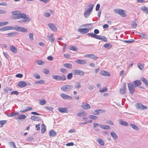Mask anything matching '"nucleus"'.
<instances>
[{"label":"nucleus","mask_w":148,"mask_h":148,"mask_svg":"<svg viewBox=\"0 0 148 148\" xmlns=\"http://www.w3.org/2000/svg\"><path fill=\"white\" fill-rule=\"evenodd\" d=\"M12 14L15 15L13 17L14 19H19L18 22L21 23H25L29 22L30 18L26 16L24 13H19L18 11L12 12Z\"/></svg>","instance_id":"1"},{"label":"nucleus","mask_w":148,"mask_h":148,"mask_svg":"<svg viewBox=\"0 0 148 148\" xmlns=\"http://www.w3.org/2000/svg\"><path fill=\"white\" fill-rule=\"evenodd\" d=\"M114 11L115 13L119 14L122 17H126L127 16L126 11L123 9H116L114 10Z\"/></svg>","instance_id":"2"},{"label":"nucleus","mask_w":148,"mask_h":148,"mask_svg":"<svg viewBox=\"0 0 148 148\" xmlns=\"http://www.w3.org/2000/svg\"><path fill=\"white\" fill-rule=\"evenodd\" d=\"M52 77L54 79L58 81H64L66 79V77L64 75H62L61 76L59 75H53L52 76Z\"/></svg>","instance_id":"3"},{"label":"nucleus","mask_w":148,"mask_h":148,"mask_svg":"<svg viewBox=\"0 0 148 148\" xmlns=\"http://www.w3.org/2000/svg\"><path fill=\"white\" fill-rule=\"evenodd\" d=\"M73 88V86L70 85H65L62 86L61 89L64 92H67L71 90Z\"/></svg>","instance_id":"4"},{"label":"nucleus","mask_w":148,"mask_h":148,"mask_svg":"<svg viewBox=\"0 0 148 148\" xmlns=\"http://www.w3.org/2000/svg\"><path fill=\"white\" fill-rule=\"evenodd\" d=\"M72 73L73 75H79L80 76H82L85 74V72L80 70L75 69L72 71Z\"/></svg>","instance_id":"5"},{"label":"nucleus","mask_w":148,"mask_h":148,"mask_svg":"<svg viewBox=\"0 0 148 148\" xmlns=\"http://www.w3.org/2000/svg\"><path fill=\"white\" fill-rule=\"evenodd\" d=\"M135 106L137 109L145 110L147 109V108L146 106H144L141 103H136L135 104Z\"/></svg>","instance_id":"6"},{"label":"nucleus","mask_w":148,"mask_h":148,"mask_svg":"<svg viewBox=\"0 0 148 148\" xmlns=\"http://www.w3.org/2000/svg\"><path fill=\"white\" fill-rule=\"evenodd\" d=\"M128 87L130 93L132 95L134 94L135 91V87L134 85L130 83H128Z\"/></svg>","instance_id":"7"},{"label":"nucleus","mask_w":148,"mask_h":148,"mask_svg":"<svg viewBox=\"0 0 148 148\" xmlns=\"http://www.w3.org/2000/svg\"><path fill=\"white\" fill-rule=\"evenodd\" d=\"M91 29V28H81L77 29V31L81 34H84L89 32V31Z\"/></svg>","instance_id":"8"},{"label":"nucleus","mask_w":148,"mask_h":148,"mask_svg":"<svg viewBox=\"0 0 148 148\" xmlns=\"http://www.w3.org/2000/svg\"><path fill=\"white\" fill-rule=\"evenodd\" d=\"M16 31L25 33L27 32L28 30L26 28L24 27L17 26Z\"/></svg>","instance_id":"9"},{"label":"nucleus","mask_w":148,"mask_h":148,"mask_svg":"<svg viewBox=\"0 0 148 148\" xmlns=\"http://www.w3.org/2000/svg\"><path fill=\"white\" fill-rule=\"evenodd\" d=\"M60 96L62 98L64 99L71 100L73 99L71 96L64 93L61 94Z\"/></svg>","instance_id":"10"},{"label":"nucleus","mask_w":148,"mask_h":148,"mask_svg":"<svg viewBox=\"0 0 148 148\" xmlns=\"http://www.w3.org/2000/svg\"><path fill=\"white\" fill-rule=\"evenodd\" d=\"M48 26L52 31L55 32L57 31V28L55 24L52 23H49L48 24Z\"/></svg>","instance_id":"11"},{"label":"nucleus","mask_w":148,"mask_h":148,"mask_svg":"<svg viewBox=\"0 0 148 148\" xmlns=\"http://www.w3.org/2000/svg\"><path fill=\"white\" fill-rule=\"evenodd\" d=\"M81 107L84 109L88 110L90 108V106L87 103H83L81 105Z\"/></svg>","instance_id":"12"},{"label":"nucleus","mask_w":148,"mask_h":148,"mask_svg":"<svg viewBox=\"0 0 148 148\" xmlns=\"http://www.w3.org/2000/svg\"><path fill=\"white\" fill-rule=\"evenodd\" d=\"M85 57H87L90 58L94 60H96L98 58V57L93 54H87L85 55Z\"/></svg>","instance_id":"13"},{"label":"nucleus","mask_w":148,"mask_h":148,"mask_svg":"<svg viewBox=\"0 0 148 148\" xmlns=\"http://www.w3.org/2000/svg\"><path fill=\"white\" fill-rule=\"evenodd\" d=\"M47 38L49 41H51V42L52 43L54 40V37L53 34H49L47 36Z\"/></svg>","instance_id":"14"},{"label":"nucleus","mask_w":148,"mask_h":148,"mask_svg":"<svg viewBox=\"0 0 148 148\" xmlns=\"http://www.w3.org/2000/svg\"><path fill=\"white\" fill-rule=\"evenodd\" d=\"M76 63L81 64H86L87 61L85 60L78 59L75 61Z\"/></svg>","instance_id":"15"},{"label":"nucleus","mask_w":148,"mask_h":148,"mask_svg":"<svg viewBox=\"0 0 148 148\" xmlns=\"http://www.w3.org/2000/svg\"><path fill=\"white\" fill-rule=\"evenodd\" d=\"M132 83L135 87H138L141 84V81L138 80L134 81Z\"/></svg>","instance_id":"16"},{"label":"nucleus","mask_w":148,"mask_h":148,"mask_svg":"<svg viewBox=\"0 0 148 148\" xmlns=\"http://www.w3.org/2000/svg\"><path fill=\"white\" fill-rule=\"evenodd\" d=\"M18 85L21 88H23L26 86L27 84L25 82L21 81H20L18 83Z\"/></svg>","instance_id":"17"},{"label":"nucleus","mask_w":148,"mask_h":148,"mask_svg":"<svg viewBox=\"0 0 148 148\" xmlns=\"http://www.w3.org/2000/svg\"><path fill=\"white\" fill-rule=\"evenodd\" d=\"M67 109V108H58V110L61 113L68 112Z\"/></svg>","instance_id":"18"},{"label":"nucleus","mask_w":148,"mask_h":148,"mask_svg":"<svg viewBox=\"0 0 148 148\" xmlns=\"http://www.w3.org/2000/svg\"><path fill=\"white\" fill-rule=\"evenodd\" d=\"M100 127L102 129L104 130H108L111 129V127L109 126L106 125L100 124Z\"/></svg>","instance_id":"19"},{"label":"nucleus","mask_w":148,"mask_h":148,"mask_svg":"<svg viewBox=\"0 0 148 148\" xmlns=\"http://www.w3.org/2000/svg\"><path fill=\"white\" fill-rule=\"evenodd\" d=\"M101 74L102 75L106 76H109L110 75V74L108 72L104 70H102L101 72Z\"/></svg>","instance_id":"20"},{"label":"nucleus","mask_w":148,"mask_h":148,"mask_svg":"<svg viewBox=\"0 0 148 148\" xmlns=\"http://www.w3.org/2000/svg\"><path fill=\"white\" fill-rule=\"evenodd\" d=\"M92 11L88 10V9L85 11L84 13V15L86 18H88L92 12Z\"/></svg>","instance_id":"21"},{"label":"nucleus","mask_w":148,"mask_h":148,"mask_svg":"<svg viewBox=\"0 0 148 148\" xmlns=\"http://www.w3.org/2000/svg\"><path fill=\"white\" fill-rule=\"evenodd\" d=\"M110 135L114 140H115L118 139V136L116 133L114 132H110Z\"/></svg>","instance_id":"22"},{"label":"nucleus","mask_w":148,"mask_h":148,"mask_svg":"<svg viewBox=\"0 0 148 148\" xmlns=\"http://www.w3.org/2000/svg\"><path fill=\"white\" fill-rule=\"evenodd\" d=\"M100 127V124L97 123H93V127L95 130L96 131H99V129L98 128V126Z\"/></svg>","instance_id":"23"},{"label":"nucleus","mask_w":148,"mask_h":148,"mask_svg":"<svg viewBox=\"0 0 148 148\" xmlns=\"http://www.w3.org/2000/svg\"><path fill=\"white\" fill-rule=\"evenodd\" d=\"M97 141L101 146H102L104 145V142L100 138H98L97 140Z\"/></svg>","instance_id":"24"},{"label":"nucleus","mask_w":148,"mask_h":148,"mask_svg":"<svg viewBox=\"0 0 148 148\" xmlns=\"http://www.w3.org/2000/svg\"><path fill=\"white\" fill-rule=\"evenodd\" d=\"M140 9L145 13L148 14V8L145 6H143L140 8Z\"/></svg>","instance_id":"25"},{"label":"nucleus","mask_w":148,"mask_h":148,"mask_svg":"<svg viewBox=\"0 0 148 148\" xmlns=\"http://www.w3.org/2000/svg\"><path fill=\"white\" fill-rule=\"evenodd\" d=\"M10 49L12 52L14 53H16L17 52L16 49L13 46L10 47Z\"/></svg>","instance_id":"26"},{"label":"nucleus","mask_w":148,"mask_h":148,"mask_svg":"<svg viewBox=\"0 0 148 148\" xmlns=\"http://www.w3.org/2000/svg\"><path fill=\"white\" fill-rule=\"evenodd\" d=\"M49 135L50 136L54 137L56 135V133L53 130H51L49 132Z\"/></svg>","instance_id":"27"},{"label":"nucleus","mask_w":148,"mask_h":148,"mask_svg":"<svg viewBox=\"0 0 148 148\" xmlns=\"http://www.w3.org/2000/svg\"><path fill=\"white\" fill-rule=\"evenodd\" d=\"M31 119L33 121H39L40 118L39 117L37 116H32L31 117Z\"/></svg>","instance_id":"28"},{"label":"nucleus","mask_w":148,"mask_h":148,"mask_svg":"<svg viewBox=\"0 0 148 148\" xmlns=\"http://www.w3.org/2000/svg\"><path fill=\"white\" fill-rule=\"evenodd\" d=\"M103 47L105 48L109 49H110L112 47V45L109 43H106L103 45Z\"/></svg>","instance_id":"29"},{"label":"nucleus","mask_w":148,"mask_h":148,"mask_svg":"<svg viewBox=\"0 0 148 148\" xmlns=\"http://www.w3.org/2000/svg\"><path fill=\"white\" fill-rule=\"evenodd\" d=\"M120 92L122 94H125L126 92V90L125 86H123L120 90Z\"/></svg>","instance_id":"30"},{"label":"nucleus","mask_w":148,"mask_h":148,"mask_svg":"<svg viewBox=\"0 0 148 148\" xmlns=\"http://www.w3.org/2000/svg\"><path fill=\"white\" fill-rule=\"evenodd\" d=\"M63 66L64 67L67 68L71 69L72 68V65L70 63H65Z\"/></svg>","instance_id":"31"},{"label":"nucleus","mask_w":148,"mask_h":148,"mask_svg":"<svg viewBox=\"0 0 148 148\" xmlns=\"http://www.w3.org/2000/svg\"><path fill=\"white\" fill-rule=\"evenodd\" d=\"M25 118V116L24 114H22L19 115L16 118V119H19V120H21L24 119Z\"/></svg>","instance_id":"32"},{"label":"nucleus","mask_w":148,"mask_h":148,"mask_svg":"<svg viewBox=\"0 0 148 148\" xmlns=\"http://www.w3.org/2000/svg\"><path fill=\"white\" fill-rule=\"evenodd\" d=\"M9 145L12 148H17L15 146L14 143L12 142L11 141L9 142Z\"/></svg>","instance_id":"33"},{"label":"nucleus","mask_w":148,"mask_h":148,"mask_svg":"<svg viewBox=\"0 0 148 148\" xmlns=\"http://www.w3.org/2000/svg\"><path fill=\"white\" fill-rule=\"evenodd\" d=\"M99 39L101 40L104 42H107V38L103 36H100V37H99Z\"/></svg>","instance_id":"34"},{"label":"nucleus","mask_w":148,"mask_h":148,"mask_svg":"<svg viewBox=\"0 0 148 148\" xmlns=\"http://www.w3.org/2000/svg\"><path fill=\"white\" fill-rule=\"evenodd\" d=\"M46 130L45 125L44 124H42L41 126V133H44Z\"/></svg>","instance_id":"35"},{"label":"nucleus","mask_w":148,"mask_h":148,"mask_svg":"<svg viewBox=\"0 0 148 148\" xmlns=\"http://www.w3.org/2000/svg\"><path fill=\"white\" fill-rule=\"evenodd\" d=\"M139 33L141 34L140 37L142 38L146 39L147 38V37H146L147 36V34H145L143 33Z\"/></svg>","instance_id":"36"},{"label":"nucleus","mask_w":148,"mask_h":148,"mask_svg":"<svg viewBox=\"0 0 148 148\" xmlns=\"http://www.w3.org/2000/svg\"><path fill=\"white\" fill-rule=\"evenodd\" d=\"M45 82L43 80H41L35 82H34V84H44Z\"/></svg>","instance_id":"37"},{"label":"nucleus","mask_w":148,"mask_h":148,"mask_svg":"<svg viewBox=\"0 0 148 148\" xmlns=\"http://www.w3.org/2000/svg\"><path fill=\"white\" fill-rule=\"evenodd\" d=\"M18 113H10L8 115V116L11 117L18 115Z\"/></svg>","instance_id":"38"},{"label":"nucleus","mask_w":148,"mask_h":148,"mask_svg":"<svg viewBox=\"0 0 148 148\" xmlns=\"http://www.w3.org/2000/svg\"><path fill=\"white\" fill-rule=\"evenodd\" d=\"M120 124L123 125H124L125 126H127L128 125V123L125 121H120Z\"/></svg>","instance_id":"39"},{"label":"nucleus","mask_w":148,"mask_h":148,"mask_svg":"<svg viewBox=\"0 0 148 148\" xmlns=\"http://www.w3.org/2000/svg\"><path fill=\"white\" fill-rule=\"evenodd\" d=\"M130 125L133 128L134 130H138L139 129V128L134 124H130Z\"/></svg>","instance_id":"40"},{"label":"nucleus","mask_w":148,"mask_h":148,"mask_svg":"<svg viewBox=\"0 0 148 148\" xmlns=\"http://www.w3.org/2000/svg\"><path fill=\"white\" fill-rule=\"evenodd\" d=\"M8 23V22L7 21L1 22H0V25L1 27L5 26Z\"/></svg>","instance_id":"41"},{"label":"nucleus","mask_w":148,"mask_h":148,"mask_svg":"<svg viewBox=\"0 0 148 148\" xmlns=\"http://www.w3.org/2000/svg\"><path fill=\"white\" fill-rule=\"evenodd\" d=\"M86 113L84 112H79L77 114V115L79 117H82L85 115Z\"/></svg>","instance_id":"42"},{"label":"nucleus","mask_w":148,"mask_h":148,"mask_svg":"<svg viewBox=\"0 0 148 148\" xmlns=\"http://www.w3.org/2000/svg\"><path fill=\"white\" fill-rule=\"evenodd\" d=\"M123 41L125 43H128L134 42V40L133 39H132L130 40H123Z\"/></svg>","instance_id":"43"},{"label":"nucleus","mask_w":148,"mask_h":148,"mask_svg":"<svg viewBox=\"0 0 148 148\" xmlns=\"http://www.w3.org/2000/svg\"><path fill=\"white\" fill-rule=\"evenodd\" d=\"M33 76L35 78L40 79V76L37 73H35L33 74Z\"/></svg>","instance_id":"44"},{"label":"nucleus","mask_w":148,"mask_h":148,"mask_svg":"<svg viewBox=\"0 0 148 148\" xmlns=\"http://www.w3.org/2000/svg\"><path fill=\"white\" fill-rule=\"evenodd\" d=\"M8 27L7 26H5L0 28V31H4L8 30Z\"/></svg>","instance_id":"45"},{"label":"nucleus","mask_w":148,"mask_h":148,"mask_svg":"<svg viewBox=\"0 0 148 148\" xmlns=\"http://www.w3.org/2000/svg\"><path fill=\"white\" fill-rule=\"evenodd\" d=\"M7 27H8V30H14L15 29L16 31V28H17V26L16 27H10L9 26H7Z\"/></svg>","instance_id":"46"},{"label":"nucleus","mask_w":148,"mask_h":148,"mask_svg":"<svg viewBox=\"0 0 148 148\" xmlns=\"http://www.w3.org/2000/svg\"><path fill=\"white\" fill-rule=\"evenodd\" d=\"M97 116L93 115H90L89 116V118L95 120L97 119Z\"/></svg>","instance_id":"47"},{"label":"nucleus","mask_w":148,"mask_h":148,"mask_svg":"<svg viewBox=\"0 0 148 148\" xmlns=\"http://www.w3.org/2000/svg\"><path fill=\"white\" fill-rule=\"evenodd\" d=\"M88 6L89 8H88V9L92 12L94 5L92 4H91L88 5Z\"/></svg>","instance_id":"48"},{"label":"nucleus","mask_w":148,"mask_h":148,"mask_svg":"<svg viewBox=\"0 0 148 148\" xmlns=\"http://www.w3.org/2000/svg\"><path fill=\"white\" fill-rule=\"evenodd\" d=\"M36 62L39 65H43L44 64V62L41 60H38L36 61Z\"/></svg>","instance_id":"49"},{"label":"nucleus","mask_w":148,"mask_h":148,"mask_svg":"<svg viewBox=\"0 0 148 148\" xmlns=\"http://www.w3.org/2000/svg\"><path fill=\"white\" fill-rule=\"evenodd\" d=\"M73 73H69L67 76V78L69 79H71L73 77Z\"/></svg>","instance_id":"50"},{"label":"nucleus","mask_w":148,"mask_h":148,"mask_svg":"<svg viewBox=\"0 0 148 148\" xmlns=\"http://www.w3.org/2000/svg\"><path fill=\"white\" fill-rule=\"evenodd\" d=\"M46 103V101L45 99L40 101L39 102L40 104L42 105H44Z\"/></svg>","instance_id":"51"},{"label":"nucleus","mask_w":148,"mask_h":148,"mask_svg":"<svg viewBox=\"0 0 148 148\" xmlns=\"http://www.w3.org/2000/svg\"><path fill=\"white\" fill-rule=\"evenodd\" d=\"M70 49L75 51L77 50V49L76 47L73 46H72L70 47Z\"/></svg>","instance_id":"52"},{"label":"nucleus","mask_w":148,"mask_h":148,"mask_svg":"<svg viewBox=\"0 0 148 148\" xmlns=\"http://www.w3.org/2000/svg\"><path fill=\"white\" fill-rule=\"evenodd\" d=\"M81 85L80 83L79 82H78L75 86V88L79 89L81 87Z\"/></svg>","instance_id":"53"},{"label":"nucleus","mask_w":148,"mask_h":148,"mask_svg":"<svg viewBox=\"0 0 148 148\" xmlns=\"http://www.w3.org/2000/svg\"><path fill=\"white\" fill-rule=\"evenodd\" d=\"M138 67L139 68V69L141 70H142L143 69V67L144 66V64H138Z\"/></svg>","instance_id":"54"},{"label":"nucleus","mask_w":148,"mask_h":148,"mask_svg":"<svg viewBox=\"0 0 148 148\" xmlns=\"http://www.w3.org/2000/svg\"><path fill=\"white\" fill-rule=\"evenodd\" d=\"M29 37L30 40L32 41L33 40V34L32 33H31L29 34Z\"/></svg>","instance_id":"55"},{"label":"nucleus","mask_w":148,"mask_h":148,"mask_svg":"<svg viewBox=\"0 0 148 148\" xmlns=\"http://www.w3.org/2000/svg\"><path fill=\"white\" fill-rule=\"evenodd\" d=\"M7 122V121L6 120H2L0 121V123L1 124L2 126L1 127H2L3 125L5 124Z\"/></svg>","instance_id":"56"},{"label":"nucleus","mask_w":148,"mask_h":148,"mask_svg":"<svg viewBox=\"0 0 148 148\" xmlns=\"http://www.w3.org/2000/svg\"><path fill=\"white\" fill-rule=\"evenodd\" d=\"M60 71L61 72L64 73H66L67 71L66 69L64 68H62L60 69Z\"/></svg>","instance_id":"57"},{"label":"nucleus","mask_w":148,"mask_h":148,"mask_svg":"<svg viewBox=\"0 0 148 148\" xmlns=\"http://www.w3.org/2000/svg\"><path fill=\"white\" fill-rule=\"evenodd\" d=\"M44 16L45 17H49L51 16V14L49 13L45 12L44 14Z\"/></svg>","instance_id":"58"},{"label":"nucleus","mask_w":148,"mask_h":148,"mask_svg":"<svg viewBox=\"0 0 148 148\" xmlns=\"http://www.w3.org/2000/svg\"><path fill=\"white\" fill-rule=\"evenodd\" d=\"M87 35L88 36H90L94 38L95 34H94L93 33H89L87 34Z\"/></svg>","instance_id":"59"},{"label":"nucleus","mask_w":148,"mask_h":148,"mask_svg":"<svg viewBox=\"0 0 148 148\" xmlns=\"http://www.w3.org/2000/svg\"><path fill=\"white\" fill-rule=\"evenodd\" d=\"M108 90V89L106 88H104L103 89H102L101 90H99V92H100L101 93H102L103 92H105Z\"/></svg>","instance_id":"60"},{"label":"nucleus","mask_w":148,"mask_h":148,"mask_svg":"<svg viewBox=\"0 0 148 148\" xmlns=\"http://www.w3.org/2000/svg\"><path fill=\"white\" fill-rule=\"evenodd\" d=\"M46 108L47 110L49 111H52L53 109V108L51 106H47Z\"/></svg>","instance_id":"61"},{"label":"nucleus","mask_w":148,"mask_h":148,"mask_svg":"<svg viewBox=\"0 0 148 148\" xmlns=\"http://www.w3.org/2000/svg\"><path fill=\"white\" fill-rule=\"evenodd\" d=\"M141 80L144 84H145V83L147 82L148 81L144 77H142L141 79Z\"/></svg>","instance_id":"62"},{"label":"nucleus","mask_w":148,"mask_h":148,"mask_svg":"<svg viewBox=\"0 0 148 148\" xmlns=\"http://www.w3.org/2000/svg\"><path fill=\"white\" fill-rule=\"evenodd\" d=\"M137 24L135 22H133L132 24V27L133 28H135L137 26Z\"/></svg>","instance_id":"63"},{"label":"nucleus","mask_w":148,"mask_h":148,"mask_svg":"<svg viewBox=\"0 0 148 148\" xmlns=\"http://www.w3.org/2000/svg\"><path fill=\"white\" fill-rule=\"evenodd\" d=\"M6 13V11L2 9H0V14H4Z\"/></svg>","instance_id":"64"}]
</instances>
